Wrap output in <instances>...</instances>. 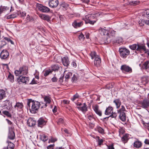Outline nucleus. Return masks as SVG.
Returning <instances> with one entry per match:
<instances>
[{
    "label": "nucleus",
    "mask_w": 149,
    "mask_h": 149,
    "mask_svg": "<svg viewBox=\"0 0 149 149\" xmlns=\"http://www.w3.org/2000/svg\"><path fill=\"white\" fill-rule=\"evenodd\" d=\"M119 52L120 56L123 58H125L129 54L130 51L125 48H120L119 49Z\"/></svg>",
    "instance_id": "20e7f679"
},
{
    "label": "nucleus",
    "mask_w": 149,
    "mask_h": 149,
    "mask_svg": "<svg viewBox=\"0 0 149 149\" xmlns=\"http://www.w3.org/2000/svg\"><path fill=\"white\" fill-rule=\"evenodd\" d=\"M79 38L80 40H83L84 38V35L81 33L79 36Z\"/></svg>",
    "instance_id": "3c124183"
},
{
    "label": "nucleus",
    "mask_w": 149,
    "mask_h": 149,
    "mask_svg": "<svg viewBox=\"0 0 149 149\" xmlns=\"http://www.w3.org/2000/svg\"><path fill=\"white\" fill-rule=\"evenodd\" d=\"M5 92L3 90H0V100L2 99L5 96Z\"/></svg>",
    "instance_id": "2f4dec72"
},
{
    "label": "nucleus",
    "mask_w": 149,
    "mask_h": 149,
    "mask_svg": "<svg viewBox=\"0 0 149 149\" xmlns=\"http://www.w3.org/2000/svg\"><path fill=\"white\" fill-rule=\"evenodd\" d=\"M27 105L29 107L30 105H32L31 108H30V111L32 113H35V111L38 110L39 109L40 104L38 101H34L31 99H29L27 100Z\"/></svg>",
    "instance_id": "f257e3e1"
},
{
    "label": "nucleus",
    "mask_w": 149,
    "mask_h": 149,
    "mask_svg": "<svg viewBox=\"0 0 149 149\" xmlns=\"http://www.w3.org/2000/svg\"><path fill=\"white\" fill-rule=\"evenodd\" d=\"M62 60L64 66L67 67L69 63L68 57H64L62 58Z\"/></svg>",
    "instance_id": "a211bd4d"
},
{
    "label": "nucleus",
    "mask_w": 149,
    "mask_h": 149,
    "mask_svg": "<svg viewBox=\"0 0 149 149\" xmlns=\"http://www.w3.org/2000/svg\"><path fill=\"white\" fill-rule=\"evenodd\" d=\"M97 131L101 134H103L104 133V130L100 127H98L97 128Z\"/></svg>",
    "instance_id": "37998d69"
},
{
    "label": "nucleus",
    "mask_w": 149,
    "mask_h": 149,
    "mask_svg": "<svg viewBox=\"0 0 149 149\" xmlns=\"http://www.w3.org/2000/svg\"><path fill=\"white\" fill-rule=\"evenodd\" d=\"M113 102L116 104L117 108L119 107L121 105V102L119 100L116 99L113 101Z\"/></svg>",
    "instance_id": "c85d7f7f"
},
{
    "label": "nucleus",
    "mask_w": 149,
    "mask_h": 149,
    "mask_svg": "<svg viewBox=\"0 0 149 149\" xmlns=\"http://www.w3.org/2000/svg\"><path fill=\"white\" fill-rule=\"evenodd\" d=\"M99 14L98 13H96L95 14H89V19L88 20L86 21V23H89L91 24H93L96 22V21L92 20L95 17H97L99 16Z\"/></svg>",
    "instance_id": "7ed1b4c3"
},
{
    "label": "nucleus",
    "mask_w": 149,
    "mask_h": 149,
    "mask_svg": "<svg viewBox=\"0 0 149 149\" xmlns=\"http://www.w3.org/2000/svg\"><path fill=\"white\" fill-rule=\"evenodd\" d=\"M101 62V58L99 56L98 57H97L94 60V65L96 67H98L100 66Z\"/></svg>",
    "instance_id": "2eb2a0df"
},
{
    "label": "nucleus",
    "mask_w": 149,
    "mask_h": 149,
    "mask_svg": "<svg viewBox=\"0 0 149 149\" xmlns=\"http://www.w3.org/2000/svg\"><path fill=\"white\" fill-rule=\"evenodd\" d=\"M72 81L73 82H76L77 80V78L74 74V75L73 76L72 78Z\"/></svg>",
    "instance_id": "5fc2aeb1"
},
{
    "label": "nucleus",
    "mask_w": 149,
    "mask_h": 149,
    "mask_svg": "<svg viewBox=\"0 0 149 149\" xmlns=\"http://www.w3.org/2000/svg\"><path fill=\"white\" fill-rule=\"evenodd\" d=\"M83 24V23L82 22L79 21L77 20L74 21L72 23V25L74 27L77 28L81 26Z\"/></svg>",
    "instance_id": "9b49d317"
},
{
    "label": "nucleus",
    "mask_w": 149,
    "mask_h": 149,
    "mask_svg": "<svg viewBox=\"0 0 149 149\" xmlns=\"http://www.w3.org/2000/svg\"><path fill=\"white\" fill-rule=\"evenodd\" d=\"M23 107V105L22 103L20 102L17 103L16 105L14 106V107L17 108V109H21Z\"/></svg>",
    "instance_id": "c756f323"
},
{
    "label": "nucleus",
    "mask_w": 149,
    "mask_h": 149,
    "mask_svg": "<svg viewBox=\"0 0 149 149\" xmlns=\"http://www.w3.org/2000/svg\"><path fill=\"white\" fill-rule=\"evenodd\" d=\"M68 7V5L65 3H63L61 4V7L62 8H64L66 9Z\"/></svg>",
    "instance_id": "09e8293b"
},
{
    "label": "nucleus",
    "mask_w": 149,
    "mask_h": 149,
    "mask_svg": "<svg viewBox=\"0 0 149 149\" xmlns=\"http://www.w3.org/2000/svg\"><path fill=\"white\" fill-rule=\"evenodd\" d=\"M3 113L7 116H8L10 117V113L6 111H4L2 112Z\"/></svg>",
    "instance_id": "603ef678"
},
{
    "label": "nucleus",
    "mask_w": 149,
    "mask_h": 149,
    "mask_svg": "<svg viewBox=\"0 0 149 149\" xmlns=\"http://www.w3.org/2000/svg\"><path fill=\"white\" fill-rule=\"evenodd\" d=\"M122 39L121 38L119 37L117 38V39L116 40V42L119 43L121 42L122 41Z\"/></svg>",
    "instance_id": "e2e57ef3"
},
{
    "label": "nucleus",
    "mask_w": 149,
    "mask_h": 149,
    "mask_svg": "<svg viewBox=\"0 0 149 149\" xmlns=\"http://www.w3.org/2000/svg\"><path fill=\"white\" fill-rule=\"evenodd\" d=\"M125 131L123 129H121L119 130V134H123L124 133Z\"/></svg>",
    "instance_id": "69168bd1"
},
{
    "label": "nucleus",
    "mask_w": 149,
    "mask_h": 149,
    "mask_svg": "<svg viewBox=\"0 0 149 149\" xmlns=\"http://www.w3.org/2000/svg\"><path fill=\"white\" fill-rule=\"evenodd\" d=\"M137 47V48L136 49L137 51L140 52H141L142 51H146V47L143 44H138Z\"/></svg>",
    "instance_id": "9d476101"
},
{
    "label": "nucleus",
    "mask_w": 149,
    "mask_h": 149,
    "mask_svg": "<svg viewBox=\"0 0 149 149\" xmlns=\"http://www.w3.org/2000/svg\"><path fill=\"white\" fill-rule=\"evenodd\" d=\"M11 11V9H10V8L7 7L3 6L1 7L0 8V13L3 12H10Z\"/></svg>",
    "instance_id": "b1692460"
},
{
    "label": "nucleus",
    "mask_w": 149,
    "mask_h": 149,
    "mask_svg": "<svg viewBox=\"0 0 149 149\" xmlns=\"http://www.w3.org/2000/svg\"><path fill=\"white\" fill-rule=\"evenodd\" d=\"M119 114V117L120 119L123 121H124L125 120V114L124 112H121L120 113H118Z\"/></svg>",
    "instance_id": "412c9836"
},
{
    "label": "nucleus",
    "mask_w": 149,
    "mask_h": 149,
    "mask_svg": "<svg viewBox=\"0 0 149 149\" xmlns=\"http://www.w3.org/2000/svg\"><path fill=\"white\" fill-rule=\"evenodd\" d=\"M58 3V0H50L49 2V6L52 8L56 7Z\"/></svg>",
    "instance_id": "0eeeda50"
},
{
    "label": "nucleus",
    "mask_w": 149,
    "mask_h": 149,
    "mask_svg": "<svg viewBox=\"0 0 149 149\" xmlns=\"http://www.w3.org/2000/svg\"><path fill=\"white\" fill-rule=\"evenodd\" d=\"M129 138V135L128 134H126L122 137L121 140L123 143H125L127 142Z\"/></svg>",
    "instance_id": "6ab92c4d"
},
{
    "label": "nucleus",
    "mask_w": 149,
    "mask_h": 149,
    "mask_svg": "<svg viewBox=\"0 0 149 149\" xmlns=\"http://www.w3.org/2000/svg\"><path fill=\"white\" fill-rule=\"evenodd\" d=\"M8 79L10 82H13L14 81V77L11 74H10L8 77Z\"/></svg>",
    "instance_id": "e433bc0d"
},
{
    "label": "nucleus",
    "mask_w": 149,
    "mask_h": 149,
    "mask_svg": "<svg viewBox=\"0 0 149 149\" xmlns=\"http://www.w3.org/2000/svg\"><path fill=\"white\" fill-rule=\"evenodd\" d=\"M36 7L40 11L43 12H48L50 10V9L48 8L41 4L37 3Z\"/></svg>",
    "instance_id": "39448f33"
},
{
    "label": "nucleus",
    "mask_w": 149,
    "mask_h": 149,
    "mask_svg": "<svg viewBox=\"0 0 149 149\" xmlns=\"http://www.w3.org/2000/svg\"><path fill=\"white\" fill-rule=\"evenodd\" d=\"M78 108H79L82 111H87L86 105L85 103H84L82 107L80 108L78 107Z\"/></svg>",
    "instance_id": "f704fd0d"
},
{
    "label": "nucleus",
    "mask_w": 149,
    "mask_h": 149,
    "mask_svg": "<svg viewBox=\"0 0 149 149\" xmlns=\"http://www.w3.org/2000/svg\"><path fill=\"white\" fill-rule=\"evenodd\" d=\"M40 17L42 19L46 20L48 22L50 21V18L48 15L42 14H39Z\"/></svg>",
    "instance_id": "f3484780"
},
{
    "label": "nucleus",
    "mask_w": 149,
    "mask_h": 149,
    "mask_svg": "<svg viewBox=\"0 0 149 149\" xmlns=\"http://www.w3.org/2000/svg\"><path fill=\"white\" fill-rule=\"evenodd\" d=\"M112 113L111 114L110 116L112 118H115L117 116L116 113Z\"/></svg>",
    "instance_id": "4d7b16f0"
},
{
    "label": "nucleus",
    "mask_w": 149,
    "mask_h": 149,
    "mask_svg": "<svg viewBox=\"0 0 149 149\" xmlns=\"http://www.w3.org/2000/svg\"><path fill=\"white\" fill-rule=\"evenodd\" d=\"M140 104L141 107L146 108L149 106V100L148 99H145L141 102Z\"/></svg>",
    "instance_id": "f8f14e48"
},
{
    "label": "nucleus",
    "mask_w": 149,
    "mask_h": 149,
    "mask_svg": "<svg viewBox=\"0 0 149 149\" xmlns=\"http://www.w3.org/2000/svg\"><path fill=\"white\" fill-rule=\"evenodd\" d=\"M99 31L101 34L104 35L106 33V30L105 29L101 28L99 29Z\"/></svg>",
    "instance_id": "49530a36"
},
{
    "label": "nucleus",
    "mask_w": 149,
    "mask_h": 149,
    "mask_svg": "<svg viewBox=\"0 0 149 149\" xmlns=\"http://www.w3.org/2000/svg\"><path fill=\"white\" fill-rule=\"evenodd\" d=\"M113 87V85L111 84H109L106 86V88L108 89H109Z\"/></svg>",
    "instance_id": "8fccbe9b"
},
{
    "label": "nucleus",
    "mask_w": 149,
    "mask_h": 149,
    "mask_svg": "<svg viewBox=\"0 0 149 149\" xmlns=\"http://www.w3.org/2000/svg\"><path fill=\"white\" fill-rule=\"evenodd\" d=\"M121 69L123 71H125L128 72H131L132 71L131 68L126 65H122L121 67Z\"/></svg>",
    "instance_id": "4468645a"
},
{
    "label": "nucleus",
    "mask_w": 149,
    "mask_h": 149,
    "mask_svg": "<svg viewBox=\"0 0 149 149\" xmlns=\"http://www.w3.org/2000/svg\"><path fill=\"white\" fill-rule=\"evenodd\" d=\"M63 119L62 118H60L59 119L58 121V123L59 124V123H63Z\"/></svg>",
    "instance_id": "338daca9"
},
{
    "label": "nucleus",
    "mask_w": 149,
    "mask_h": 149,
    "mask_svg": "<svg viewBox=\"0 0 149 149\" xmlns=\"http://www.w3.org/2000/svg\"><path fill=\"white\" fill-rule=\"evenodd\" d=\"M27 124L29 126L32 127L36 124V122L32 118H30L27 120Z\"/></svg>",
    "instance_id": "dca6fc26"
},
{
    "label": "nucleus",
    "mask_w": 149,
    "mask_h": 149,
    "mask_svg": "<svg viewBox=\"0 0 149 149\" xmlns=\"http://www.w3.org/2000/svg\"><path fill=\"white\" fill-rule=\"evenodd\" d=\"M18 14L22 18H24L26 16V13L23 12H20Z\"/></svg>",
    "instance_id": "c03bdc74"
},
{
    "label": "nucleus",
    "mask_w": 149,
    "mask_h": 149,
    "mask_svg": "<svg viewBox=\"0 0 149 149\" xmlns=\"http://www.w3.org/2000/svg\"><path fill=\"white\" fill-rule=\"evenodd\" d=\"M33 20V18L32 17H30L29 15H28L26 18V22H31Z\"/></svg>",
    "instance_id": "4c0bfd02"
},
{
    "label": "nucleus",
    "mask_w": 149,
    "mask_h": 149,
    "mask_svg": "<svg viewBox=\"0 0 149 149\" xmlns=\"http://www.w3.org/2000/svg\"><path fill=\"white\" fill-rule=\"evenodd\" d=\"M143 68L145 70H149V61L146 62L143 65Z\"/></svg>",
    "instance_id": "7c9ffc66"
},
{
    "label": "nucleus",
    "mask_w": 149,
    "mask_h": 149,
    "mask_svg": "<svg viewBox=\"0 0 149 149\" xmlns=\"http://www.w3.org/2000/svg\"><path fill=\"white\" fill-rule=\"evenodd\" d=\"M38 126L42 127L46 124V121L42 118H40L38 120Z\"/></svg>",
    "instance_id": "ddd939ff"
},
{
    "label": "nucleus",
    "mask_w": 149,
    "mask_h": 149,
    "mask_svg": "<svg viewBox=\"0 0 149 149\" xmlns=\"http://www.w3.org/2000/svg\"><path fill=\"white\" fill-rule=\"evenodd\" d=\"M113 109L112 107H109L106 110L105 114L109 115L113 113Z\"/></svg>",
    "instance_id": "5701e85b"
},
{
    "label": "nucleus",
    "mask_w": 149,
    "mask_h": 149,
    "mask_svg": "<svg viewBox=\"0 0 149 149\" xmlns=\"http://www.w3.org/2000/svg\"><path fill=\"white\" fill-rule=\"evenodd\" d=\"M62 102L64 104H68L69 103L70 101L67 100H63L62 101Z\"/></svg>",
    "instance_id": "052dcab7"
},
{
    "label": "nucleus",
    "mask_w": 149,
    "mask_h": 149,
    "mask_svg": "<svg viewBox=\"0 0 149 149\" xmlns=\"http://www.w3.org/2000/svg\"><path fill=\"white\" fill-rule=\"evenodd\" d=\"M90 56H91L92 59H93L94 58L95 59V58L99 56L97 55L96 52L94 51L91 52L90 54Z\"/></svg>",
    "instance_id": "cd10ccee"
},
{
    "label": "nucleus",
    "mask_w": 149,
    "mask_h": 149,
    "mask_svg": "<svg viewBox=\"0 0 149 149\" xmlns=\"http://www.w3.org/2000/svg\"><path fill=\"white\" fill-rule=\"evenodd\" d=\"M79 97L78 95L77 94H76L74 95L73 97L71 99L72 101H74L76 99L78 98Z\"/></svg>",
    "instance_id": "680f3d73"
},
{
    "label": "nucleus",
    "mask_w": 149,
    "mask_h": 149,
    "mask_svg": "<svg viewBox=\"0 0 149 149\" xmlns=\"http://www.w3.org/2000/svg\"><path fill=\"white\" fill-rule=\"evenodd\" d=\"M54 146V144L50 145L47 146V148L48 149H53Z\"/></svg>",
    "instance_id": "0e129e2a"
},
{
    "label": "nucleus",
    "mask_w": 149,
    "mask_h": 149,
    "mask_svg": "<svg viewBox=\"0 0 149 149\" xmlns=\"http://www.w3.org/2000/svg\"><path fill=\"white\" fill-rule=\"evenodd\" d=\"M125 110V109L124 106H121V108L118 111V113H120L121 112H124Z\"/></svg>",
    "instance_id": "864d4df0"
},
{
    "label": "nucleus",
    "mask_w": 149,
    "mask_h": 149,
    "mask_svg": "<svg viewBox=\"0 0 149 149\" xmlns=\"http://www.w3.org/2000/svg\"><path fill=\"white\" fill-rule=\"evenodd\" d=\"M139 3V1H130L129 3L130 5H136L138 4Z\"/></svg>",
    "instance_id": "c9c22d12"
},
{
    "label": "nucleus",
    "mask_w": 149,
    "mask_h": 149,
    "mask_svg": "<svg viewBox=\"0 0 149 149\" xmlns=\"http://www.w3.org/2000/svg\"><path fill=\"white\" fill-rule=\"evenodd\" d=\"M9 55L8 52L6 50H3L0 54L2 59H5L7 58Z\"/></svg>",
    "instance_id": "6e6552de"
},
{
    "label": "nucleus",
    "mask_w": 149,
    "mask_h": 149,
    "mask_svg": "<svg viewBox=\"0 0 149 149\" xmlns=\"http://www.w3.org/2000/svg\"><path fill=\"white\" fill-rule=\"evenodd\" d=\"M19 82H21L23 83H27L29 81V78L28 77H24L22 76L21 75L19 77L18 79Z\"/></svg>",
    "instance_id": "1a4fd4ad"
},
{
    "label": "nucleus",
    "mask_w": 149,
    "mask_h": 149,
    "mask_svg": "<svg viewBox=\"0 0 149 149\" xmlns=\"http://www.w3.org/2000/svg\"><path fill=\"white\" fill-rule=\"evenodd\" d=\"M142 16L147 18H149V10L147 9L144 11L142 13Z\"/></svg>",
    "instance_id": "bb28decb"
},
{
    "label": "nucleus",
    "mask_w": 149,
    "mask_h": 149,
    "mask_svg": "<svg viewBox=\"0 0 149 149\" xmlns=\"http://www.w3.org/2000/svg\"><path fill=\"white\" fill-rule=\"evenodd\" d=\"M52 80L53 82H55L57 81V79L56 77H54L52 79Z\"/></svg>",
    "instance_id": "774afa93"
},
{
    "label": "nucleus",
    "mask_w": 149,
    "mask_h": 149,
    "mask_svg": "<svg viewBox=\"0 0 149 149\" xmlns=\"http://www.w3.org/2000/svg\"><path fill=\"white\" fill-rule=\"evenodd\" d=\"M15 147L14 144L11 142L8 143V146L7 147V149H14Z\"/></svg>",
    "instance_id": "72a5a7b5"
},
{
    "label": "nucleus",
    "mask_w": 149,
    "mask_h": 149,
    "mask_svg": "<svg viewBox=\"0 0 149 149\" xmlns=\"http://www.w3.org/2000/svg\"><path fill=\"white\" fill-rule=\"evenodd\" d=\"M4 105L6 106H7L8 105L7 108L9 110L11 109L12 108V104L11 103H10V102L8 100H6L4 102Z\"/></svg>",
    "instance_id": "393cba45"
},
{
    "label": "nucleus",
    "mask_w": 149,
    "mask_h": 149,
    "mask_svg": "<svg viewBox=\"0 0 149 149\" xmlns=\"http://www.w3.org/2000/svg\"><path fill=\"white\" fill-rule=\"evenodd\" d=\"M15 133L13 131H10L8 135L9 138L10 139H13L15 138Z\"/></svg>",
    "instance_id": "a878e982"
},
{
    "label": "nucleus",
    "mask_w": 149,
    "mask_h": 149,
    "mask_svg": "<svg viewBox=\"0 0 149 149\" xmlns=\"http://www.w3.org/2000/svg\"><path fill=\"white\" fill-rule=\"evenodd\" d=\"M139 23L140 26H142L144 25V24H145V20H140L139 21Z\"/></svg>",
    "instance_id": "a19ab883"
},
{
    "label": "nucleus",
    "mask_w": 149,
    "mask_h": 149,
    "mask_svg": "<svg viewBox=\"0 0 149 149\" xmlns=\"http://www.w3.org/2000/svg\"><path fill=\"white\" fill-rule=\"evenodd\" d=\"M137 45L136 44H133L132 45L129 46V47L132 50L136 49Z\"/></svg>",
    "instance_id": "ea45409f"
},
{
    "label": "nucleus",
    "mask_w": 149,
    "mask_h": 149,
    "mask_svg": "<svg viewBox=\"0 0 149 149\" xmlns=\"http://www.w3.org/2000/svg\"><path fill=\"white\" fill-rule=\"evenodd\" d=\"M72 75V73L70 72H68L67 74H66L65 76V78L66 79H68Z\"/></svg>",
    "instance_id": "a18cd8bd"
},
{
    "label": "nucleus",
    "mask_w": 149,
    "mask_h": 149,
    "mask_svg": "<svg viewBox=\"0 0 149 149\" xmlns=\"http://www.w3.org/2000/svg\"><path fill=\"white\" fill-rule=\"evenodd\" d=\"M6 44V42L2 40L0 41V48H1L4 45H5Z\"/></svg>",
    "instance_id": "de8ad7c7"
},
{
    "label": "nucleus",
    "mask_w": 149,
    "mask_h": 149,
    "mask_svg": "<svg viewBox=\"0 0 149 149\" xmlns=\"http://www.w3.org/2000/svg\"><path fill=\"white\" fill-rule=\"evenodd\" d=\"M103 140L102 139H98V144L99 145H101L102 143L103 142Z\"/></svg>",
    "instance_id": "13d9d810"
},
{
    "label": "nucleus",
    "mask_w": 149,
    "mask_h": 149,
    "mask_svg": "<svg viewBox=\"0 0 149 149\" xmlns=\"http://www.w3.org/2000/svg\"><path fill=\"white\" fill-rule=\"evenodd\" d=\"M52 72V71H51L50 69L46 70L45 71V73L44 74V75L45 76H47L50 73H51Z\"/></svg>",
    "instance_id": "79ce46f5"
},
{
    "label": "nucleus",
    "mask_w": 149,
    "mask_h": 149,
    "mask_svg": "<svg viewBox=\"0 0 149 149\" xmlns=\"http://www.w3.org/2000/svg\"><path fill=\"white\" fill-rule=\"evenodd\" d=\"M52 70L53 71L58 70L59 68V67L58 65H55L53 66L52 67Z\"/></svg>",
    "instance_id": "58836bf2"
},
{
    "label": "nucleus",
    "mask_w": 149,
    "mask_h": 149,
    "mask_svg": "<svg viewBox=\"0 0 149 149\" xmlns=\"http://www.w3.org/2000/svg\"><path fill=\"white\" fill-rule=\"evenodd\" d=\"M44 101L46 103H42L40 104L41 108H45L47 106V104H50L51 102L50 98L48 96H46L44 98Z\"/></svg>",
    "instance_id": "423d86ee"
},
{
    "label": "nucleus",
    "mask_w": 149,
    "mask_h": 149,
    "mask_svg": "<svg viewBox=\"0 0 149 149\" xmlns=\"http://www.w3.org/2000/svg\"><path fill=\"white\" fill-rule=\"evenodd\" d=\"M133 145L134 147L139 148L141 147L142 144L141 141H137L134 143Z\"/></svg>",
    "instance_id": "aec40b11"
},
{
    "label": "nucleus",
    "mask_w": 149,
    "mask_h": 149,
    "mask_svg": "<svg viewBox=\"0 0 149 149\" xmlns=\"http://www.w3.org/2000/svg\"><path fill=\"white\" fill-rule=\"evenodd\" d=\"M93 109L95 111V113L97 114L98 115H99V116H101L102 115V113L101 112L98 110V106L97 105H95L93 107Z\"/></svg>",
    "instance_id": "4be33fe9"
},
{
    "label": "nucleus",
    "mask_w": 149,
    "mask_h": 149,
    "mask_svg": "<svg viewBox=\"0 0 149 149\" xmlns=\"http://www.w3.org/2000/svg\"><path fill=\"white\" fill-rule=\"evenodd\" d=\"M4 39L7 42H10L11 44H14L12 40H11L9 38H4Z\"/></svg>",
    "instance_id": "6e6d98bb"
},
{
    "label": "nucleus",
    "mask_w": 149,
    "mask_h": 149,
    "mask_svg": "<svg viewBox=\"0 0 149 149\" xmlns=\"http://www.w3.org/2000/svg\"><path fill=\"white\" fill-rule=\"evenodd\" d=\"M40 138L41 140L44 142L48 139V137L44 135H40Z\"/></svg>",
    "instance_id": "473e14b6"
},
{
    "label": "nucleus",
    "mask_w": 149,
    "mask_h": 149,
    "mask_svg": "<svg viewBox=\"0 0 149 149\" xmlns=\"http://www.w3.org/2000/svg\"><path fill=\"white\" fill-rule=\"evenodd\" d=\"M28 68L26 66H24L20 68L19 70H16L15 74L16 76L19 75H26L28 72Z\"/></svg>",
    "instance_id": "f03ea898"
},
{
    "label": "nucleus",
    "mask_w": 149,
    "mask_h": 149,
    "mask_svg": "<svg viewBox=\"0 0 149 149\" xmlns=\"http://www.w3.org/2000/svg\"><path fill=\"white\" fill-rule=\"evenodd\" d=\"M89 16H90L89 14H88V15H86L85 16V18H84L83 19H84V20H85V22H86V21H87V20H89Z\"/></svg>",
    "instance_id": "bf43d9fd"
}]
</instances>
